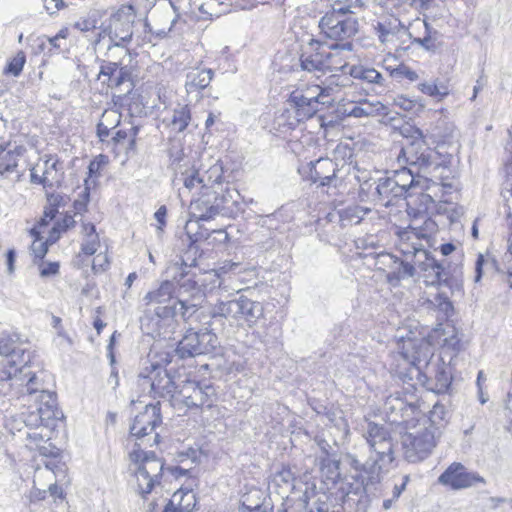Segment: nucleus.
I'll list each match as a JSON object with an SVG mask.
<instances>
[{
  "instance_id": "6e6d98bb",
  "label": "nucleus",
  "mask_w": 512,
  "mask_h": 512,
  "mask_svg": "<svg viewBox=\"0 0 512 512\" xmlns=\"http://www.w3.org/2000/svg\"><path fill=\"white\" fill-rule=\"evenodd\" d=\"M14 258H15V253L13 250H9L8 253H7V262H8V265H9V269L12 270L13 269V262H14Z\"/></svg>"
},
{
  "instance_id": "58836bf2",
  "label": "nucleus",
  "mask_w": 512,
  "mask_h": 512,
  "mask_svg": "<svg viewBox=\"0 0 512 512\" xmlns=\"http://www.w3.org/2000/svg\"><path fill=\"white\" fill-rule=\"evenodd\" d=\"M103 16H105V14H101L98 11L92 12V13L88 14L87 17L83 18L81 21H78L75 24V27L77 29L81 30L82 32H89V31L95 30L98 28V26H97L98 17L101 18ZM99 28H101V26H99Z\"/></svg>"
},
{
  "instance_id": "de8ad7c7",
  "label": "nucleus",
  "mask_w": 512,
  "mask_h": 512,
  "mask_svg": "<svg viewBox=\"0 0 512 512\" xmlns=\"http://www.w3.org/2000/svg\"><path fill=\"white\" fill-rule=\"evenodd\" d=\"M103 308L102 307H97L95 309V316H94V320H93V327L96 329L97 331V335H100L102 330L106 327V323L105 321L103 320Z\"/></svg>"
},
{
  "instance_id": "7c9ffc66",
  "label": "nucleus",
  "mask_w": 512,
  "mask_h": 512,
  "mask_svg": "<svg viewBox=\"0 0 512 512\" xmlns=\"http://www.w3.org/2000/svg\"><path fill=\"white\" fill-rule=\"evenodd\" d=\"M349 76L369 83H380L382 80V75L376 69L362 65L351 66Z\"/></svg>"
},
{
  "instance_id": "338daca9",
  "label": "nucleus",
  "mask_w": 512,
  "mask_h": 512,
  "mask_svg": "<svg viewBox=\"0 0 512 512\" xmlns=\"http://www.w3.org/2000/svg\"><path fill=\"white\" fill-rule=\"evenodd\" d=\"M216 232L224 234L225 239L227 238V233L224 230H217Z\"/></svg>"
},
{
  "instance_id": "774afa93",
  "label": "nucleus",
  "mask_w": 512,
  "mask_h": 512,
  "mask_svg": "<svg viewBox=\"0 0 512 512\" xmlns=\"http://www.w3.org/2000/svg\"><path fill=\"white\" fill-rule=\"evenodd\" d=\"M336 85H345L344 81L341 82H335Z\"/></svg>"
},
{
  "instance_id": "864d4df0",
  "label": "nucleus",
  "mask_w": 512,
  "mask_h": 512,
  "mask_svg": "<svg viewBox=\"0 0 512 512\" xmlns=\"http://www.w3.org/2000/svg\"><path fill=\"white\" fill-rule=\"evenodd\" d=\"M455 250V246L452 243H445L440 246V252L444 256L450 255Z\"/></svg>"
},
{
  "instance_id": "e433bc0d",
  "label": "nucleus",
  "mask_w": 512,
  "mask_h": 512,
  "mask_svg": "<svg viewBox=\"0 0 512 512\" xmlns=\"http://www.w3.org/2000/svg\"><path fill=\"white\" fill-rule=\"evenodd\" d=\"M418 89L425 95H428L430 97L438 98L439 100L446 97L449 92L446 86L441 85L438 86L437 83H427L423 82L418 85Z\"/></svg>"
},
{
  "instance_id": "680f3d73",
  "label": "nucleus",
  "mask_w": 512,
  "mask_h": 512,
  "mask_svg": "<svg viewBox=\"0 0 512 512\" xmlns=\"http://www.w3.org/2000/svg\"><path fill=\"white\" fill-rule=\"evenodd\" d=\"M53 325L55 328H58L61 326V319L59 317H53Z\"/></svg>"
},
{
  "instance_id": "cd10ccee",
  "label": "nucleus",
  "mask_w": 512,
  "mask_h": 512,
  "mask_svg": "<svg viewBox=\"0 0 512 512\" xmlns=\"http://www.w3.org/2000/svg\"><path fill=\"white\" fill-rule=\"evenodd\" d=\"M122 119V114L117 109H106L96 126L98 142L110 136V131L116 128Z\"/></svg>"
},
{
  "instance_id": "6ab92c4d",
  "label": "nucleus",
  "mask_w": 512,
  "mask_h": 512,
  "mask_svg": "<svg viewBox=\"0 0 512 512\" xmlns=\"http://www.w3.org/2000/svg\"><path fill=\"white\" fill-rule=\"evenodd\" d=\"M435 445L434 435L429 429H424L415 435L408 434L404 442L406 452L416 459L427 457Z\"/></svg>"
},
{
  "instance_id": "4c0bfd02",
  "label": "nucleus",
  "mask_w": 512,
  "mask_h": 512,
  "mask_svg": "<svg viewBox=\"0 0 512 512\" xmlns=\"http://www.w3.org/2000/svg\"><path fill=\"white\" fill-rule=\"evenodd\" d=\"M90 184L89 179L84 181V189L73 203V208L76 214H83L88 210V204L90 202Z\"/></svg>"
},
{
  "instance_id": "3c124183",
  "label": "nucleus",
  "mask_w": 512,
  "mask_h": 512,
  "mask_svg": "<svg viewBox=\"0 0 512 512\" xmlns=\"http://www.w3.org/2000/svg\"><path fill=\"white\" fill-rule=\"evenodd\" d=\"M167 215V209L165 206H161L156 212H155V218L160 224V228L165 225V219Z\"/></svg>"
},
{
  "instance_id": "49530a36",
  "label": "nucleus",
  "mask_w": 512,
  "mask_h": 512,
  "mask_svg": "<svg viewBox=\"0 0 512 512\" xmlns=\"http://www.w3.org/2000/svg\"><path fill=\"white\" fill-rule=\"evenodd\" d=\"M45 10L50 14H56L66 7L64 0H42Z\"/></svg>"
},
{
  "instance_id": "9d476101",
  "label": "nucleus",
  "mask_w": 512,
  "mask_h": 512,
  "mask_svg": "<svg viewBox=\"0 0 512 512\" xmlns=\"http://www.w3.org/2000/svg\"><path fill=\"white\" fill-rule=\"evenodd\" d=\"M217 399L216 389L213 385H201L199 382L186 381L179 387L174 407L210 408Z\"/></svg>"
},
{
  "instance_id": "473e14b6",
  "label": "nucleus",
  "mask_w": 512,
  "mask_h": 512,
  "mask_svg": "<svg viewBox=\"0 0 512 512\" xmlns=\"http://www.w3.org/2000/svg\"><path fill=\"white\" fill-rule=\"evenodd\" d=\"M385 69L392 78L398 80H407L409 82H415L419 78L417 72L410 68L405 63H400L397 67L386 66Z\"/></svg>"
},
{
  "instance_id": "2f4dec72",
  "label": "nucleus",
  "mask_w": 512,
  "mask_h": 512,
  "mask_svg": "<svg viewBox=\"0 0 512 512\" xmlns=\"http://www.w3.org/2000/svg\"><path fill=\"white\" fill-rule=\"evenodd\" d=\"M25 63L26 55L24 51L20 50L15 54V56L8 59L3 69V74L6 76L18 77L22 73Z\"/></svg>"
},
{
  "instance_id": "aec40b11",
  "label": "nucleus",
  "mask_w": 512,
  "mask_h": 512,
  "mask_svg": "<svg viewBox=\"0 0 512 512\" xmlns=\"http://www.w3.org/2000/svg\"><path fill=\"white\" fill-rule=\"evenodd\" d=\"M351 107H347L346 104L333 101V108L327 114L321 116V128L327 131L328 128L339 125L346 117H362L368 113L360 106H356L353 103H349Z\"/></svg>"
},
{
  "instance_id": "412c9836",
  "label": "nucleus",
  "mask_w": 512,
  "mask_h": 512,
  "mask_svg": "<svg viewBox=\"0 0 512 512\" xmlns=\"http://www.w3.org/2000/svg\"><path fill=\"white\" fill-rule=\"evenodd\" d=\"M197 502L192 488L181 487L173 493L162 512H194Z\"/></svg>"
},
{
  "instance_id": "8fccbe9b",
  "label": "nucleus",
  "mask_w": 512,
  "mask_h": 512,
  "mask_svg": "<svg viewBox=\"0 0 512 512\" xmlns=\"http://www.w3.org/2000/svg\"><path fill=\"white\" fill-rule=\"evenodd\" d=\"M408 482H409V476L406 475V476H404L403 482L401 485L394 486V489H393V497L394 498H398L402 494V492L406 489Z\"/></svg>"
},
{
  "instance_id": "c85d7f7f",
  "label": "nucleus",
  "mask_w": 512,
  "mask_h": 512,
  "mask_svg": "<svg viewBox=\"0 0 512 512\" xmlns=\"http://www.w3.org/2000/svg\"><path fill=\"white\" fill-rule=\"evenodd\" d=\"M110 26L114 25L115 29H128L129 24H133L136 19V11L133 5H122L114 14L110 16Z\"/></svg>"
},
{
  "instance_id": "4d7b16f0",
  "label": "nucleus",
  "mask_w": 512,
  "mask_h": 512,
  "mask_svg": "<svg viewBox=\"0 0 512 512\" xmlns=\"http://www.w3.org/2000/svg\"><path fill=\"white\" fill-rule=\"evenodd\" d=\"M215 123V118H214V115L213 113H209L207 119H206V123H205V126H206V129L209 130Z\"/></svg>"
},
{
  "instance_id": "f257e3e1",
  "label": "nucleus",
  "mask_w": 512,
  "mask_h": 512,
  "mask_svg": "<svg viewBox=\"0 0 512 512\" xmlns=\"http://www.w3.org/2000/svg\"><path fill=\"white\" fill-rule=\"evenodd\" d=\"M70 202L69 196L60 193H48L46 205L39 221L30 230L33 242L30 255L33 263L44 260L49 247L56 243L63 234L75 227L74 216L64 210Z\"/></svg>"
},
{
  "instance_id": "c756f323",
  "label": "nucleus",
  "mask_w": 512,
  "mask_h": 512,
  "mask_svg": "<svg viewBox=\"0 0 512 512\" xmlns=\"http://www.w3.org/2000/svg\"><path fill=\"white\" fill-rule=\"evenodd\" d=\"M326 166H332L328 159H319L311 167V179L314 183L319 182L321 186L330 185L335 181V170L332 169L331 175H326L323 170Z\"/></svg>"
},
{
  "instance_id": "e2e57ef3",
  "label": "nucleus",
  "mask_w": 512,
  "mask_h": 512,
  "mask_svg": "<svg viewBox=\"0 0 512 512\" xmlns=\"http://www.w3.org/2000/svg\"><path fill=\"white\" fill-rule=\"evenodd\" d=\"M115 334L116 332H114L110 338V343H109V347L112 349L113 348V345H114V342H115Z\"/></svg>"
},
{
  "instance_id": "ea45409f",
  "label": "nucleus",
  "mask_w": 512,
  "mask_h": 512,
  "mask_svg": "<svg viewBox=\"0 0 512 512\" xmlns=\"http://www.w3.org/2000/svg\"><path fill=\"white\" fill-rule=\"evenodd\" d=\"M44 458H47V461L45 462L46 469L52 471L53 473H67V467L65 462L62 461L61 458V451L58 448V453L55 456H43Z\"/></svg>"
},
{
  "instance_id": "052dcab7",
  "label": "nucleus",
  "mask_w": 512,
  "mask_h": 512,
  "mask_svg": "<svg viewBox=\"0 0 512 512\" xmlns=\"http://www.w3.org/2000/svg\"><path fill=\"white\" fill-rule=\"evenodd\" d=\"M430 38H431V37H430V34H428V36H426V37L424 38V40H423V41H421V40H419V39H414V40L412 41V43L423 44L424 42H428V41H430Z\"/></svg>"
},
{
  "instance_id": "0eeeda50",
  "label": "nucleus",
  "mask_w": 512,
  "mask_h": 512,
  "mask_svg": "<svg viewBox=\"0 0 512 512\" xmlns=\"http://www.w3.org/2000/svg\"><path fill=\"white\" fill-rule=\"evenodd\" d=\"M399 157L403 158L405 163L420 169L448 167L452 158L450 154L443 155L431 149L419 129H415L412 135L406 137Z\"/></svg>"
},
{
  "instance_id": "a19ab883",
  "label": "nucleus",
  "mask_w": 512,
  "mask_h": 512,
  "mask_svg": "<svg viewBox=\"0 0 512 512\" xmlns=\"http://www.w3.org/2000/svg\"><path fill=\"white\" fill-rule=\"evenodd\" d=\"M35 265L38 267L39 275L42 278L53 277L60 272V263L58 261L44 262V260H41L35 263Z\"/></svg>"
},
{
  "instance_id": "72a5a7b5",
  "label": "nucleus",
  "mask_w": 512,
  "mask_h": 512,
  "mask_svg": "<svg viewBox=\"0 0 512 512\" xmlns=\"http://www.w3.org/2000/svg\"><path fill=\"white\" fill-rule=\"evenodd\" d=\"M400 342V353L405 360L410 361L411 363H415L420 360L419 345L415 339H401Z\"/></svg>"
},
{
  "instance_id": "423d86ee",
  "label": "nucleus",
  "mask_w": 512,
  "mask_h": 512,
  "mask_svg": "<svg viewBox=\"0 0 512 512\" xmlns=\"http://www.w3.org/2000/svg\"><path fill=\"white\" fill-rule=\"evenodd\" d=\"M129 459L135 466L136 491L143 498L161 483L164 462L153 451H144L140 447L129 453Z\"/></svg>"
},
{
  "instance_id": "69168bd1",
  "label": "nucleus",
  "mask_w": 512,
  "mask_h": 512,
  "mask_svg": "<svg viewBox=\"0 0 512 512\" xmlns=\"http://www.w3.org/2000/svg\"><path fill=\"white\" fill-rule=\"evenodd\" d=\"M389 34H381V41L382 42H385L386 41V36H388Z\"/></svg>"
},
{
  "instance_id": "5fc2aeb1",
  "label": "nucleus",
  "mask_w": 512,
  "mask_h": 512,
  "mask_svg": "<svg viewBox=\"0 0 512 512\" xmlns=\"http://www.w3.org/2000/svg\"><path fill=\"white\" fill-rule=\"evenodd\" d=\"M483 258L480 256L476 262V281H479L482 275Z\"/></svg>"
},
{
  "instance_id": "37998d69",
  "label": "nucleus",
  "mask_w": 512,
  "mask_h": 512,
  "mask_svg": "<svg viewBox=\"0 0 512 512\" xmlns=\"http://www.w3.org/2000/svg\"><path fill=\"white\" fill-rule=\"evenodd\" d=\"M184 186L189 189H199V193L202 190L203 180L202 175L196 169H192L189 173H186L184 177Z\"/></svg>"
},
{
  "instance_id": "6e6552de",
  "label": "nucleus",
  "mask_w": 512,
  "mask_h": 512,
  "mask_svg": "<svg viewBox=\"0 0 512 512\" xmlns=\"http://www.w3.org/2000/svg\"><path fill=\"white\" fill-rule=\"evenodd\" d=\"M397 177H402L408 180L407 183L396 184L400 186L401 192L405 193L407 199V213L412 218H419L426 216L431 210L435 208V200L433 197L426 193L431 187L433 182L428 178H415L407 169H402L397 172Z\"/></svg>"
},
{
  "instance_id": "09e8293b",
  "label": "nucleus",
  "mask_w": 512,
  "mask_h": 512,
  "mask_svg": "<svg viewBox=\"0 0 512 512\" xmlns=\"http://www.w3.org/2000/svg\"><path fill=\"white\" fill-rule=\"evenodd\" d=\"M161 296H163L162 289H157L154 291H150L145 296V300L147 304L161 303Z\"/></svg>"
},
{
  "instance_id": "4468645a",
  "label": "nucleus",
  "mask_w": 512,
  "mask_h": 512,
  "mask_svg": "<svg viewBox=\"0 0 512 512\" xmlns=\"http://www.w3.org/2000/svg\"><path fill=\"white\" fill-rule=\"evenodd\" d=\"M62 162L56 154H45L30 169V179L34 184L53 187L62 180Z\"/></svg>"
},
{
  "instance_id": "393cba45",
  "label": "nucleus",
  "mask_w": 512,
  "mask_h": 512,
  "mask_svg": "<svg viewBox=\"0 0 512 512\" xmlns=\"http://www.w3.org/2000/svg\"><path fill=\"white\" fill-rule=\"evenodd\" d=\"M202 189L210 191H223L222 184L225 182V171L223 162L218 160L202 174Z\"/></svg>"
},
{
  "instance_id": "79ce46f5",
  "label": "nucleus",
  "mask_w": 512,
  "mask_h": 512,
  "mask_svg": "<svg viewBox=\"0 0 512 512\" xmlns=\"http://www.w3.org/2000/svg\"><path fill=\"white\" fill-rule=\"evenodd\" d=\"M506 217L508 221V228H509V235H508V253H509V259L507 262V275H508V282L510 287L512 288V210L508 206Z\"/></svg>"
},
{
  "instance_id": "bf43d9fd",
  "label": "nucleus",
  "mask_w": 512,
  "mask_h": 512,
  "mask_svg": "<svg viewBox=\"0 0 512 512\" xmlns=\"http://www.w3.org/2000/svg\"><path fill=\"white\" fill-rule=\"evenodd\" d=\"M158 505L155 502H150L148 505L149 512H156Z\"/></svg>"
},
{
  "instance_id": "f03ea898",
  "label": "nucleus",
  "mask_w": 512,
  "mask_h": 512,
  "mask_svg": "<svg viewBox=\"0 0 512 512\" xmlns=\"http://www.w3.org/2000/svg\"><path fill=\"white\" fill-rule=\"evenodd\" d=\"M353 50L350 34H319V38L311 39L301 55V65L308 71L330 72V78L344 77L348 80V54Z\"/></svg>"
},
{
  "instance_id": "603ef678",
  "label": "nucleus",
  "mask_w": 512,
  "mask_h": 512,
  "mask_svg": "<svg viewBox=\"0 0 512 512\" xmlns=\"http://www.w3.org/2000/svg\"><path fill=\"white\" fill-rule=\"evenodd\" d=\"M50 494L54 497H58L60 499H64L65 497V494L62 490V488L60 486H58L57 484H51L48 488Z\"/></svg>"
},
{
  "instance_id": "0e129e2a",
  "label": "nucleus",
  "mask_w": 512,
  "mask_h": 512,
  "mask_svg": "<svg viewBox=\"0 0 512 512\" xmlns=\"http://www.w3.org/2000/svg\"><path fill=\"white\" fill-rule=\"evenodd\" d=\"M66 34H56L54 38L50 39L51 42L57 40L58 38H65Z\"/></svg>"
},
{
  "instance_id": "5701e85b",
  "label": "nucleus",
  "mask_w": 512,
  "mask_h": 512,
  "mask_svg": "<svg viewBox=\"0 0 512 512\" xmlns=\"http://www.w3.org/2000/svg\"><path fill=\"white\" fill-rule=\"evenodd\" d=\"M10 144H0V175L5 176L17 171L20 158L26 155L27 149L23 145H17L13 149Z\"/></svg>"
},
{
  "instance_id": "c9c22d12",
  "label": "nucleus",
  "mask_w": 512,
  "mask_h": 512,
  "mask_svg": "<svg viewBox=\"0 0 512 512\" xmlns=\"http://www.w3.org/2000/svg\"><path fill=\"white\" fill-rule=\"evenodd\" d=\"M108 164V156L104 154L97 155L92 159L88 166L89 184H94L95 180L101 175L102 169Z\"/></svg>"
},
{
  "instance_id": "39448f33",
  "label": "nucleus",
  "mask_w": 512,
  "mask_h": 512,
  "mask_svg": "<svg viewBox=\"0 0 512 512\" xmlns=\"http://www.w3.org/2000/svg\"><path fill=\"white\" fill-rule=\"evenodd\" d=\"M80 235L79 250L74 256L76 267L84 268L90 265L95 275L107 272L112 262L109 247L102 242L96 226L91 222L82 223Z\"/></svg>"
},
{
  "instance_id": "2eb2a0df",
  "label": "nucleus",
  "mask_w": 512,
  "mask_h": 512,
  "mask_svg": "<svg viewBox=\"0 0 512 512\" xmlns=\"http://www.w3.org/2000/svg\"><path fill=\"white\" fill-rule=\"evenodd\" d=\"M223 197L219 191L202 189L197 198L192 199L189 206L190 220L208 221L213 219L220 210Z\"/></svg>"
},
{
  "instance_id": "bb28decb",
  "label": "nucleus",
  "mask_w": 512,
  "mask_h": 512,
  "mask_svg": "<svg viewBox=\"0 0 512 512\" xmlns=\"http://www.w3.org/2000/svg\"><path fill=\"white\" fill-rule=\"evenodd\" d=\"M99 78H105L104 83L110 88L122 85L128 78V73L115 62L104 63L99 72Z\"/></svg>"
},
{
  "instance_id": "b1692460",
  "label": "nucleus",
  "mask_w": 512,
  "mask_h": 512,
  "mask_svg": "<svg viewBox=\"0 0 512 512\" xmlns=\"http://www.w3.org/2000/svg\"><path fill=\"white\" fill-rule=\"evenodd\" d=\"M380 263H392L393 264V270L388 271L386 273V278L389 283H397L402 278L412 276L415 272V268L412 264L406 263L402 260H399L395 257H393L390 254H385L380 256L379 258Z\"/></svg>"
},
{
  "instance_id": "dca6fc26",
  "label": "nucleus",
  "mask_w": 512,
  "mask_h": 512,
  "mask_svg": "<svg viewBox=\"0 0 512 512\" xmlns=\"http://www.w3.org/2000/svg\"><path fill=\"white\" fill-rule=\"evenodd\" d=\"M438 482L452 490H462L483 482V479L478 474L467 471L460 462H453L438 477Z\"/></svg>"
},
{
  "instance_id": "4be33fe9",
  "label": "nucleus",
  "mask_w": 512,
  "mask_h": 512,
  "mask_svg": "<svg viewBox=\"0 0 512 512\" xmlns=\"http://www.w3.org/2000/svg\"><path fill=\"white\" fill-rule=\"evenodd\" d=\"M27 435V447L30 450L37 451L40 456H55L58 448L50 443L53 432H49L42 428H30Z\"/></svg>"
},
{
  "instance_id": "20e7f679",
  "label": "nucleus",
  "mask_w": 512,
  "mask_h": 512,
  "mask_svg": "<svg viewBox=\"0 0 512 512\" xmlns=\"http://www.w3.org/2000/svg\"><path fill=\"white\" fill-rule=\"evenodd\" d=\"M331 88L319 84L303 83L293 89L288 97V103L294 114V121H288V125L294 128L301 122H305L317 116L321 124V116L327 114L333 108L334 98Z\"/></svg>"
},
{
  "instance_id": "a18cd8bd",
  "label": "nucleus",
  "mask_w": 512,
  "mask_h": 512,
  "mask_svg": "<svg viewBox=\"0 0 512 512\" xmlns=\"http://www.w3.org/2000/svg\"><path fill=\"white\" fill-rule=\"evenodd\" d=\"M213 72L211 69H203L199 72L197 79H194V83L196 86H198L200 89H204L207 87L212 80Z\"/></svg>"
},
{
  "instance_id": "ddd939ff",
  "label": "nucleus",
  "mask_w": 512,
  "mask_h": 512,
  "mask_svg": "<svg viewBox=\"0 0 512 512\" xmlns=\"http://www.w3.org/2000/svg\"><path fill=\"white\" fill-rule=\"evenodd\" d=\"M139 127L130 125L118 129L112 137L101 140V148L110 153L114 158L128 159L137 149Z\"/></svg>"
},
{
  "instance_id": "a211bd4d",
  "label": "nucleus",
  "mask_w": 512,
  "mask_h": 512,
  "mask_svg": "<svg viewBox=\"0 0 512 512\" xmlns=\"http://www.w3.org/2000/svg\"><path fill=\"white\" fill-rule=\"evenodd\" d=\"M143 380L150 382L153 397L167 398L174 404L179 387L175 385L172 377L166 369L154 368L151 376L143 377Z\"/></svg>"
},
{
  "instance_id": "a878e982",
  "label": "nucleus",
  "mask_w": 512,
  "mask_h": 512,
  "mask_svg": "<svg viewBox=\"0 0 512 512\" xmlns=\"http://www.w3.org/2000/svg\"><path fill=\"white\" fill-rule=\"evenodd\" d=\"M423 252L425 254V261L420 266L423 281L426 285H438L442 281L444 268L427 251L423 250Z\"/></svg>"
},
{
  "instance_id": "9b49d317",
  "label": "nucleus",
  "mask_w": 512,
  "mask_h": 512,
  "mask_svg": "<svg viewBox=\"0 0 512 512\" xmlns=\"http://www.w3.org/2000/svg\"><path fill=\"white\" fill-rule=\"evenodd\" d=\"M437 230V223L431 217H426L420 227L408 226L398 231L397 249L404 256L415 255L423 250V240L432 238Z\"/></svg>"
},
{
  "instance_id": "f704fd0d",
  "label": "nucleus",
  "mask_w": 512,
  "mask_h": 512,
  "mask_svg": "<svg viewBox=\"0 0 512 512\" xmlns=\"http://www.w3.org/2000/svg\"><path fill=\"white\" fill-rule=\"evenodd\" d=\"M191 121V110L188 105H184L178 109H175L173 112L171 124L174 128L182 132L184 131L190 124Z\"/></svg>"
},
{
  "instance_id": "1a4fd4ad",
  "label": "nucleus",
  "mask_w": 512,
  "mask_h": 512,
  "mask_svg": "<svg viewBox=\"0 0 512 512\" xmlns=\"http://www.w3.org/2000/svg\"><path fill=\"white\" fill-rule=\"evenodd\" d=\"M346 3L345 7L332 9L324 14L319 21L321 32H358L359 21L352 8H364L362 0H334Z\"/></svg>"
},
{
  "instance_id": "f8f14e48",
  "label": "nucleus",
  "mask_w": 512,
  "mask_h": 512,
  "mask_svg": "<svg viewBox=\"0 0 512 512\" xmlns=\"http://www.w3.org/2000/svg\"><path fill=\"white\" fill-rule=\"evenodd\" d=\"M217 341V335L208 329H189L179 341L176 351L181 358L207 354L215 349Z\"/></svg>"
},
{
  "instance_id": "13d9d810",
  "label": "nucleus",
  "mask_w": 512,
  "mask_h": 512,
  "mask_svg": "<svg viewBox=\"0 0 512 512\" xmlns=\"http://www.w3.org/2000/svg\"><path fill=\"white\" fill-rule=\"evenodd\" d=\"M399 105L404 109H411L414 106L413 102L408 99H403V102H400Z\"/></svg>"
},
{
  "instance_id": "c03bdc74",
  "label": "nucleus",
  "mask_w": 512,
  "mask_h": 512,
  "mask_svg": "<svg viewBox=\"0 0 512 512\" xmlns=\"http://www.w3.org/2000/svg\"><path fill=\"white\" fill-rule=\"evenodd\" d=\"M242 301L231 300L219 305V313L224 317H236V313L242 309Z\"/></svg>"
},
{
  "instance_id": "f3484780",
  "label": "nucleus",
  "mask_w": 512,
  "mask_h": 512,
  "mask_svg": "<svg viewBox=\"0 0 512 512\" xmlns=\"http://www.w3.org/2000/svg\"><path fill=\"white\" fill-rule=\"evenodd\" d=\"M162 422L160 404H147L145 410L136 415L130 434L139 439L152 433Z\"/></svg>"
},
{
  "instance_id": "7ed1b4c3",
  "label": "nucleus",
  "mask_w": 512,
  "mask_h": 512,
  "mask_svg": "<svg viewBox=\"0 0 512 512\" xmlns=\"http://www.w3.org/2000/svg\"><path fill=\"white\" fill-rule=\"evenodd\" d=\"M4 373L6 379L14 380L16 385L25 387L23 394L38 393L36 396V411L27 413L24 418L26 426L36 428V430L42 428L54 432L63 418V414L57 406L55 394L46 390H39L36 374L30 370V366L26 364L21 367L16 366L13 356L8 359Z\"/></svg>"
}]
</instances>
